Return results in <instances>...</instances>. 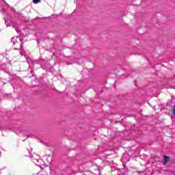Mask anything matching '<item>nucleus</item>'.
Returning a JSON list of instances; mask_svg holds the SVG:
<instances>
[{
    "label": "nucleus",
    "instance_id": "nucleus-2",
    "mask_svg": "<svg viewBox=\"0 0 175 175\" xmlns=\"http://www.w3.org/2000/svg\"><path fill=\"white\" fill-rule=\"evenodd\" d=\"M33 163H36L38 166H40V167H42V166L46 167V165L43 163V160L42 159H33Z\"/></svg>",
    "mask_w": 175,
    "mask_h": 175
},
{
    "label": "nucleus",
    "instance_id": "nucleus-4",
    "mask_svg": "<svg viewBox=\"0 0 175 175\" xmlns=\"http://www.w3.org/2000/svg\"><path fill=\"white\" fill-rule=\"evenodd\" d=\"M13 28H15V31L18 33H20V29H18V25L17 23H14L12 25Z\"/></svg>",
    "mask_w": 175,
    "mask_h": 175
},
{
    "label": "nucleus",
    "instance_id": "nucleus-9",
    "mask_svg": "<svg viewBox=\"0 0 175 175\" xmlns=\"http://www.w3.org/2000/svg\"><path fill=\"white\" fill-rule=\"evenodd\" d=\"M0 155H1V150H0Z\"/></svg>",
    "mask_w": 175,
    "mask_h": 175
},
{
    "label": "nucleus",
    "instance_id": "nucleus-1",
    "mask_svg": "<svg viewBox=\"0 0 175 175\" xmlns=\"http://www.w3.org/2000/svg\"><path fill=\"white\" fill-rule=\"evenodd\" d=\"M11 42L14 46H16V47L14 48V50H20V49H21L23 43H21V39L20 38H18L17 36L13 37L11 39Z\"/></svg>",
    "mask_w": 175,
    "mask_h": 175
},
{
    "label": "nucleus",
    "instance_id": "nucleus-6",
    "mask_svg": "<svg viewBox=\"0 0 175 175\" xmlns=\"http://www.w3.org/2000/svg\"><path fill=\"white\" fill-rule=\"evenodd\" d=\"M5 25H6V27H10V25H10V23H9V21H5Z\"/></svg>",
    "mask_w": 175,
    "mask_h": 175
},
{
    "label": "nucleus",
    "instance_id": "nucleus-8",
    "mask_svg": "<svg viewBox=\"0 0 175 175\" xmlns=\"http://www.w3.org/2000/svg\"><path fill=\"white\" fill-rule=\"evenodd\" d=\"M41 68H42V69H46V66H41Z\"/></svg>",
    "mask_w": 175,
    "mask_h": 175
},
{
    "label": "nucleus",
    "instance_id": "nucleus-3",
    "mask_svg": "<svg viewBox=\"0 0 175 175\" xmlns=\"http://www.w3.org/2000/svg\"><path fill=\"white\" fill-rule=\"evenodd\" d=\"M5 3V2L4 0H0V12H5V8H3Z\"/></svg>",
    "mask_w": 175,
    "mask_h": 175
},
{
    "label": "nucleus",
    "instance_id": "nucleus-5",
    "mask_svg": "<svg viewBox=\"0 0 175 175\" xmlns=\"http://www.w3.org/2000/svg\"><path fill=\"white\" fill-rule=\"evenodd\" d=\"M169 157L167 156H164V161H163V165H166V163H167V162H169Z\"/></svg>",
    "mask_w": 175,
    "mask_h": 175
},
{
    "label": "nucleus",
    "instance_id": "nucleus-7",
    "mask_svg": "<svg viewBox=\"0 0 175 175\" xmlns=\"http://www.w3.org/2000/svg\"><path fill=\"white\" fill-rule=\"evenodd\" d=\"M40 2V0H33V3H39Z\"/></svg>",
    "mask_w": 175,
    "mask_h": 175
}]
</instances>
